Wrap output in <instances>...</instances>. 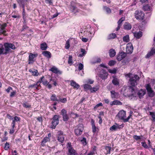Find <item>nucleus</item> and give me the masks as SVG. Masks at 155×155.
<instances>
[{
	"instance_id": "nucleus-50",
	"label": "nucleus",
	"mask_w": 155,
	"mask_h": 155,
	"mask_svg": "<svg viewBox=\"0 0 155 155\" xmlns=\"http://www.w3.org/2000/svg\"><path fill=\"white\" fill-rule=\"evenodd\" d=\"M67 101V99L66 98H64L63 99L60 98L58 99V102H61L63 103H65Z\"/></svg>"
},
{
	"instance_id": "nucleus-23",
	"label": "nucleus",
	"mask_w": 155,
	"mask_h": 155,
	"mask_svg": "<svg viewBox=\"0 0 155 155\" xmlns=\"http://www.w3.org/2000/svg\"><path fill=\"white\" fill-rule=\"evenodd\" d=\"M45 78L44 76H42L40 78L38 81L39 83L42 82L44 85H46L48 84V82L47 80L44 79Z\"/></svg>"
},
{
	"instance_id": "nucleus-11",
	"label": "nucleus",
	"mask_w": 155,
	"mask_h": 155,
	"mask_svg": "<svg viewBox=\"0 0 155 155\" xmlns=\"http://www.w3.org/2000/svg\"><path fill=\"white\" fill-rule=\"evenodd\" d=\"M18 3H19L20 6L22 7L23 8V12H22V15L23 16V18L24 20H25V6L26 4V2L25 1H18Z\"/></svg>"
},
{
	"instance_id": "nucleus-64",
	"label": "nucleus",
	"mask_w": 155,
	"mask_h": 155,
	"mask_svg": "<svg viewBox=\"0 0 155 155\" xmlns=\"http://www.w3.org/2000/svg\"><path fill=\"white\" fill-rule=\"evenodd\" d=\"M16 92L15 91H13L10 94V97H13L16 94Z\"/></svg>"
},
{
	"instance_id": "nucleus-15",
	"label": "nucleus",
	"mask_w": 155,
	"mask_h": 155,
	"mask_svg": "<svg viewBox=\"0 0 155 155\" xmlns=\"http://www.w3.org/2000/svg\"><path fill=\"white\" fill-rule=\"evenodd\" d=\"M127 56V53L124 52H119L117 57V59L118 61H121Z\"/></svg>"
},
{
	"instance_id": "nucleus-45",
	"label": "nucleus",
	"mask_w": 155,
	"mask_h": 155,
	"mask_svg": "<svg viewBox=\"0 0 155 155\" xmlns=\"http://www.w3.org/2000/svg\"><path fill=\"white\" fill-rule=\"evenodd\" d=\"M63 120L64 121H66L68 120L69 119L68 115L66 114L62 116Z\"/></svg>"
},
{
	"instance_id": "nucleus-41",
	"label": "nucleus",
	"mask_w": 155,
	"mask_h": 155,
	"mask_svg": "<svg viewBox=\"0 0 155 155\" xmlns=\"http://www.w3.org/2000/svg\"><path fill=\"white\" fill-rule=\"evenodd\" d=\"M143 136L141 135L140 136H138L137 135H134L133 137V138L136 140H138L142 138Z\"/></svg>"
},
{
	"instance_id": "nucleus-30",
	"label": "nucleus",
	"mask_w": 155,
	"mask_h": 155,
	"mask_svg": "<svg viewBox=\"0 0 155 155\" xmlns=\"http://www.w3.org/2000/svg\"><path fill=\"white\" fill-rule=\"evenodd\" d=\"M40 48L42 50H46L47 48V44L45 43H42L41 44Z\"/></svg>"
},
{
	"instance_id": "nucleus-38",
	"label": "nucleus",
	"mask_w": 155,
	"mask_h": 155,
	"mask_svg": "<svg viewBox=\"0 0 155 155\" xmlns=\"http://www.w3.org/2000/svg\"><path fill=\"white\" fill-rule=\"evenodd\" d=\"M105 149L107 151L106 154H110V151L111 149V147L109 146H106L105 147Z\"/></svg>"
},
{
	"instance_id": "nucleus-52",
	"label": "nucleus",
	"mask_w": 155,
	"mask_h": 155,
	"mask_svg": "<svg viewBox=\"0 0 155 155\" xmlns=\"http://www.w3.org/2000/svg\"><path fill=\"white\" fill-rule=\"evenodd\" d=\"M104 9L106 10V11L108 13H110L111 12V10L109 8L105 6L104 7Z\"/></svg>"
},
{
	"instance_id": "nucleus-35",
	"label": "nucleus",
	"mask_w": 155,
	"mask_h": 155,
	"mask_svg": "<svg viewBox=\"0 0 155 155\" xmlns=\"http://www.w3.org/2000/svg\"><path fill=\"white\" fill-rule=\"evenodd\" d=\"M39 83V82L38 81L35 84H32L28 86V88H35L36 89H37V87L39 85L38 84Z\"/></svg>"
},
{
	"instance_id": "nucleus-43",
	"label": "nucleus",
	"mask_w": 155,
	"mask_h": 155,
	"mask_svg": "<svg viewBox=\"0 0 155 155\" xmlns=\"http://www.w3.org/2000/svg\"><path fill=\"white\" fill-rule=\"evenodd\" d=\"M99 89V86H97L96 87H94L93 89L91 91V92H95L98 91Z\"/></svg>"
},
{
	"instance_id": "nucleus-9",
	"label": "nucleus",
	"mask_w": 155,
	"mask_h": 155,
	"mask_svg": "<svg viewBox=\"0 0 155 155\" xmlns=\"http://www.w3.org/2000/svg\"><path fill=\"white\" fill-rule=\"evenodd\" d=\"M115 124L116 125H113L110 128V130L115 131L118 130H120V129L123 128L124 127V125L123 124L119 125L116 123Z\"/></svg>"
},
{
	"instance_id": "nucleus-61",
	"label": "nucleus",
	"mask_w": 155,
	"mask_h": 155,
	"mask_svg": "<svg viewBox=\"0 0 155 155\" xmlns=\"http://www.w3.org/2000/svg\"><path fill=\"white\" fill-rule=\"evenodd\" d=\"M151 54H153L155 53V48H153L151 50V51L150 52Z\"/></svg>"
},
{
	"instance_id": "nucleus-34",
	"label": "nucleus",
	"mask_w": 155,
	"mask_h": 155,
	"mask_svg": "<svg viewBox=\"0 0 155 155\" xmlns=\"http://www.w3.org/2000/svg\"><path fill=\"white\" fill-rule=\"evenodd\" d=\"M123 39V41L126 42H128L130 41L129 35H127L124 36Z\"/></svg>"
},
{
	"instance_id": "nucleus-57",
	"label": "nucleus",
	"mask_w": 155,
	"mask_h": 155,
	"mask_svg": "<svg viewBox=\"0 0 155 155\" xmlns=\"http://www.w3.org/2000/svg\"><path fill=\"white\" fill-rule=\"evenodd\" d=\"M83 144L84 145H86V139L83 137V139L81 140Z\"/></svg>"
},
{
	"instance_id": "nucleus-48",
	"label": "nucleus",
	"mask_w": 155,
	"mask_h": 155,
	"mask_svg": "<svg viewBox=\"0 0 155 155\" xmlns=\"http://www.w3.org/2000/svg\"><path fill=\"white\" fill-rule=\"evenodd\" d=\"M68 63L70 64H72V57L71 55H69L68 61Z\"/></svg>"
},
{
	"instance_id": "nucleus-28",
	"label": "nucleus",
	"mask_w": 155,
	"mask_h": 155,
	"mask_svg": "<svg viewBox=\"0 0 155 155\" xmlns=\"http://www.w3.org/2000/svg\"><path fill=\"white\" fill-rule=\"evenodd\" d=\"M116 52L113 49H110L109 51V56L110 57H113L116 54Z\"/></svg>"
},
{
	"instance_id": "nucleus-4",
	"label": "nucleus",
	"mask_w": 155,
	"mask_h": 155,
	"mask_svg": "<svg viewBox=\"0 0 155 155\" xmlns=\"http://www.w3.org/2000/svg\"><path fill=\"white\" fill-rule=\"evenodd\" d=\"M59 116L58 115H54L52 119V121L51 125V128L54 129L56 126L59 123Z\"/></svg>"
},
{
	"instance_id": "nucleus-26",
	"label": "nucleus",
	"mask_w": 155,
	"mask_h": 155,
	"mask_svg": "<svg viewBox=\"0 0 155 155\" xmlns=\"http://www.w3.org/2000/svg\"><path fill=\"white\" fill-rule=\"evenodd\" d=\"M50 140V139L48 137H45L41 142V145L42 146H45V145L46 143L48 141H49Z\"/></svg>"
},
{
	"instance_id": "nucleus-39",
	"label": "nucleus",
	"mask_w": 155,
	"mask_h": 155,
	"mask_svg": "<svg viewBox=\"0 0 155 155\" xmlns=\"http://www.w3.org/2000/svg\"><path fill=\"white\" fill-rule=\"evenodd\" d=\"M143 8L145 11H149L150 10V6L149 5L147 4L144 6Z\"/></svg>"
},
{
	"instance_id": "nucleus-18",
	"label": "nucleus",
	"mask_w": 155,
	"mask_h": 155,
	"mask_svg": "<svg viewBox=\"0 0 155 155\" xmlns=\"http://www.w3.org/2000/svg\"><path fill=\"white\" fill-rule=\"evenodd\" d=\"M37 56V55L30 53L29 56L28 64H31L33 63L34 61L33 59L34 58L36 57Z\"/></svg>"
},
{
	"instance_id": "nucleus-22",
	"label": "nucleus",
	"mask_w": 155,
	"mask_h": 155,
	"mask_svg": "<svg viewBox=\"0 0 155 155\" xmlns=\"http://www.w3.org/2000/svg\"><path fill=\"white\" fill-rule=\"evenodd\" d=\"M70 85L74 88H76L77 89H78L80 87L79 85L73 80L71 81Z\"/></svg>"
},
{
	"instance_id": "nucleus-51",
	"label": "nucleus",
	"mask_w": 155,
	"mask_h": 155,
	"mask_svg": "<svg viewBox=\"0 0 155 155\" xmlns=\"http://www.w3.org/2000/svg\"><path fill=\"white\" fill-rule=\"evenodd\" d=\"M116 37V35L115 33H112L110 34L109 36V38H114Z\"/></svg>"
},
{
	"instance_id": "nucleus-24",
	"label": "nucleus",
	"mask_w": 155,
	"mask_h": 155,
	"mask_svg": "<svg viewBox=\"0 0 155 155\" xmlns=\"http://www.w3.org/2000/svg\"><path fill=\"white\" fill-rule=\"evenodd\" d=\"M134 34L135 37L138 39L141 37L142 35V32L140 31L139 32H135Z\"/></svg>"
},
{
	"instance_id": "nucleus-7",
	"label": "nucleus",
	"mask_w": 155,
	"mask_h": 155,
	"mask_svg": "<svg viewBox=\"0 0 155 155\" xmlns=\"http://www.w3.org/2000/svg\"><path fill=\"white\" fill-rule=\"evenodd\" d=\"M145 87L147 90L148 96L150 97H152L155 94V93L152 90L150 84H147L145 85Z\"/></svg>"
},
{
	"instance_id": "nucleus-54",
	"label": "nucleus",
	"mask_w": 155,
	"mask_h": 155,
	"mask_svg": "<svg viewBox=\"0 0 155 155\" xmlns=\"http://www.w3.org/2000/svg\"><path fill=\"white\" fill-rule=\"evenodd\" d=\"M9 148V143L6 142L5 144V146L4 148L5 150H7Z\"/></svg>"
},
{
	"instance_id": "nucleus-56",
	"label": "nucleus",
	"mask_w": 155,
	"mask_h": 155,
	"mask_svg": "<svg viewBox=\"0 0 155 155\" xmlns=\"http://www.w3.org/2000/svg\"><path fill=\"white\" fill-rule=\"evenodd\" d=\"M108 71L109 73L112 74H115L116 72V71L115 69H114L112 70L109 69Z\"/></svg>"
},
{
	"instance_id": "nucleus-2",
	"label": "nucleus",
	"mask_w": 155,
	"mask_h": 155,
	"mask_svg": "<svg viewBox=\"0 0 155 155\" xmlns=\"http://www.w3.org/2000/svg\"><path fill=\"white\" fill-rule=\"evenodd\" d=\"M132 113V112H130V114L127 118L125 119L124 118L126 117V112L124 110H121L119 112L117 116L120 119L122 120L124 122L128 121L129 120L131 116V114Z\"/></svg>"
},
{
	"instance_id": "nucleus-16",
	"label": "nucleus",
	"mask_w": 155,
	"mask_h": 155,
	"mask_svg": "<svg viewBox=\"0 0 155 155\" xmlns=\"http://www.w3.org/2000/svg\"><path fill=\"white\" fill-rule=\"evenodd\" d=\"M133 47L131 43H128L127 45L126 50L128 53H131L133 52Z\"/></svg>"
},
{
	"instance_id": "nucleus-60",
	"label": "nucleus",
	"mask_w": 155,
	"mask_h": 155,
	"mask_svg": "<svg viewBox=\"0 0 155 155\" xmlns=\"http://www.w3.org/2000/svg\"><path fill=\"white\" fill-rule=\"evenodd\" d=\"M14 120L15 121H20V117L17 116H15L14 118Z\"/></svg>"
},
{
	"instance_id": "nucleus-3",
	"label": "nucleus",
	"mask_w": 155,
	"mask_h": 155,
	"mask_svg": "<svg viewBox=\"0 0 155 155\" xmlns=\"http://www.w3.org/2000/svg\"><path fill=\"white\" fill-rule=\"evenodd\" d=\"M4 46L5 48V51L7 52V53L11 52L12 51L11 49L15 50L16 49V47L15 45L11 43L8 42H5L4 44Z\"/></svg>"
},
{
	"instance_id": "nucleus-17",
	"label": "nucleus",
	"mask_w": 155,
	"mask_h": 155,
	"mask_svg": "<svg viewBox=\"0 0 155 155\" xmlns=\"http://www.w3.org/2000/svg\"><path fill=\"white\" fill-rule=\"evenodd\" d=\"M146 91L144 89H141L137 93V95L140 99L143 98V96L146 94Z\"/></svg>"
},
{
	"instance_id": "nucleus-55",
	"label": "nucleus",
	"mask_w": 155,
	"mask_h": 155,
	"mask_svg": "<svg viewBox=\"0 0 155 155\" xmlns=\"http://www.w3.org/2000/svg\"><path fill=\"white\" fill-rule=\"evenodd\" d=\"M84 67V65H83L81 63H80L79 64V66L78 67V70L79 71H81L82 70L83 68Z\"/></svg>"
},
{
	"instance_id": "nucleus-53",
	"label": "nucleus",
	"mask_w": 155,
	"mask_h": 155,
	"mask_svg": "<svg viewBox=\"0 0 155 155\" xmlns=\"http://www.w3.org/2000/svg\"><path fill=\"white\" fill-rule=\"evenodd\" d=\"M142 146L144 148L147 149L148 148V146L145 142H141Z\"/></svg>"
},
{
	"instance_id": "nucleus-12",
	"label": "nucleus",
	"mask_w": 155,
	"mask_h": 155,
	"mask_svg": "<svg viewBox=\"0 0 155 155\" xmlns=\"http://www.w3.org/2000/svg\"><path fill=\"white\" fill-rule=\"evenodd\" d=\"M6 26L7 24L5 23L2 25L0 24V35L3 34L4 36L7 35L6 34V31L5 30Z\"/></svg>"
},
{
	"instance_id": "nucleus-10",
	"label": "nucleus",
	"mask_w": 155,
	"mask_h": 155,
	"mask_svg": "<svg viewBox=\"0 0 155 155\" xmlns=\"http://www.w3.org/2000/svg\"><path fill=\"white\" fill-rule=\"evenodd\" d=\"M57 140L59 142L61 143L64 142V137L62 132L59 131L58 132Z\"/></svg>"
},
{
	"instance_id": "nucleus-58",
	"label": "nucleus",
	"mask_w": 155,
	"mask_h": 155,
	"mask_svg": "<svg viewBox=\"0 0 155 155\" xmlns=\"http://www.w3.org/2000/svg\"><path fill=\"white\" fill-rule=\"evenodd\" d=\"M61 114L62 116L67 114V111L64 109H63L61 111Z\"/></svg>"
},
{
	"instance_id": "nucleus-29",
	"label": "nucleus",
	"mask_w": 155,
	"mask_h": 155,
	"mask_svg": "<svg viewBox=\"0 0 155 155\" xmlns=\"http://www.w3.org/2000/svg\"><path fill=\"white\" fill-rule=\"evenodd\" d=\"M110 93L111 94V97L112 98H117L118 97V93L114 91H110Z\"/></svg>"
},
{
	"instance_id": "nucleus-14",
	"label": "nucleus",
	"mask_w": 155,
	"mask_h": 155,
	"mask_svg": "<svg viewBox=\"0 0 155 155\" xmlns=\"http://www.w3.org/2000/svg\"><path fill=\"white\" fill-rule=\"evenodd\" d=\"M49 71H51L53 73L58 75H60L62 74V71L55 66H53L51 68L49 69Z\"/></svg>"
},
{
	"instance_id": "nucleus-36",
	"label": "nucleus",
	"mask_w": 155,
	"mask_h": 155,
	"mask_svg": "<svg viewBox=\"0 0 155 155\" xmlns=\"http://www.w3.org/2000/svg\"><path fill=\"white\" fill-rule=\"evenodd\" d=\"M150 114L151 116L152 119V121L153 122H155V112H150Z\"/></svg>"
},
{
	"instance_id": "nucleus-44",
	"label": "nucleus",
	"mask_w": 155,
	"mask_h": 155,
	"mask_svg": "<svg viewBox=\"0 0 155 155\" xmlns=\"http://www.w3.org/2000/svg\"><path fill=\"white\" fill-rule=\"evenodd\" d=\"M134 86H130V91L132 93V95L133 96H134V94L135 93V89L133 87H134Z\"/></svg>"
},
{
	"instance_id": "nucleus-42",
	"label": "nucleus",
	"mask_w": 155,
	"mask_h": 155,
	"mask_svg": "<svg viewBox=\"0 0 155 155\" xmlns=\"http://www.w3.org/2000/svg\"><path fill=\"white\" fill-rule=\"evenodd\" d=\"M81 53L79 54V56L81 57L83 56L86 54V51L85 50L82 48L81 49Z\"/></svg>"
},
{
	"instance_id": "nucleus-59",
	"label": "nucleus",
	"mask_w": 155,
	"mask_h": 155,
	"mask_svg": "<svg viewBox=\"0 0 155 155\" xmlns=\"http://www.w3.org/2000/svg\"><path fill=\"white\" fill-rule=\"evenodd\" d=\"M23 106L26 108L31 107V106L27 103H24L23 104Z\"/></svg>"
},
{
	"instance_id": "nucleus-20",
	"label": "nucleus",
	"mask_w": 155,
	"mask_h": 155,
	"mask_svg": "<svg viewBox=\"0 0 155 155\" xmlns=\"http://www.w3.org/2000/svg\"><path fill=\"white\" fill-rule=\"evenodd\" d=\"M124 28V29L129 30L132 28L131 25L128 22H125L123 25Z\"/></svg>"
},
{
	"instance_id": "nucleus-62",
	"label": "nucleus",
	"mask_w": 155,
	"mask_h": 155,
	"mask_svg": "<svg viewBox=\"0 0 155 155\" xmlns=\"http://www.w3.org/2000/svg\"><path fill=\"white\" fill-rule=\"evenodd\" d=\"M103 106V104L102 103H100L97 104L94 107V108H97V107L100 106Z\"/></svg>"
},
{
	"instance_id": "nucleus-49",
	"label": "nucleus",
	"mask_w": 155,
	"mask_h": 155,
	"mask_svg": "<svg viewBox=\"0 0 155 155\" xmlns=\"http://www.w3.org/2000/svg\"><path fill=\"white\" fill-rule=\"evenodd\" d=\"M116 62L115 61H113V60H111L108 63V64L110 66H113L114 65V64H115Z\"/></svg>"
},
{
	"instance_id": "nucleus-40",
	"label": "nucleus",
	"mask_w": 155,
	"mask_h": 155,
	"mask_svg": "<svg viewBox=\"0 0 155 155\" xmlns=\"http://www.w3.org/2000/svg\"><path fill=\"white\" fill-rule=\"evenodd\" d=\"M92 132L94 133H95L97 130V128L96 127L94 122L92 123Z\"/></svg>"
},
{
	"instance_id": "nucleus-19",
	"label": "nucleus",
	"mask_w": 155,
	"mask_h": 155,
	"mask_svg": "<svg viewBox=\"0 0 155 155\" xmlns=\"http://www.w3.org/2000/svg\"><path fill=\"white\" fill-rule=\"evenodd\" d=\"M7 52L5 51V48L2 44H0V55L5 54L6 55L7 54Z\"/></svg>"
},
{
	"instance_id": "nucleus-31",
	"label": "nucleus",
	"mask_w": 155,
	"mask_h": 155,
	"mask_svg": "<svg viewBox=\"0 0 155 155\" xmlns=\"http://www.w3.org/2000/svg\"><path fill=\"white\" fill-rule=\"evenodd\" d=\"M84 88L85 91L88 90H90L91 91L92 90V87L91 86L88 84H85L84 85Z\"/></svg>"
},
{
	"instance_id": "nucleus-21",
	"label": "nucleus",
	"mask_w": 155,
	"mask_h": 155,
	"mask_svg": "<svg viewBox=\"0 0 155 155\" xmlns=\"http://www.w3.org/2000/svg\"><path fill=\"white\" fill-rule=\"evenodd\" d=\"M42 54L44 56L48 59L50 58L51 57V54L49 51H44L42 52Z\"/></svg>"
},
{
	"instance_id": "nucleus-6",
	"label": "nucleus",
	"mask_w": 155,
	"mask_h": 155,
	"mask_svg": "<svg viewBox=\"0 0 155 155\" xmlns=\"http://www.w3.org/2000/svg\"><path fill=\"white\" fill-rule=\"evenodd\" d=\"M135 17L137 20H142L144 18V14L140 10H137L135 13Z\"/></svg>"
},
{
	"instance_id": "nucleus-46",
	"label": "nucleus",
	"mask_w": 155,
	"mask_h": 155,
	"mask_svg": "<svg viewBox=\"0 0 155 155\" xmlns=\"http://www.w3.org/2000/svg\"><path fill=\"white\" fill-rule=\"evenodd\" d=\"M70 47L69 41L68 40L67 41L65 44V48L66 49H68Z\"/></svg>"
},
{
	"instance_id": "nucleus-37",
	"label": "nucleus",
	"mask_w": 155,
	"mask_h": 155,
	"mask_svg": "<svg viewBox=\"0 0 155 155\" xmlns=\"http://www.w3.org/2000/svg\"><path fill=\"white\" fill-rule=\"evenodd\" d=\"M51 100L52 101H58V99H57L56 96L55 94H52L51 97Z\"/></svg>"
},
{
	"instance_id": "nucleus-1",
	"label": "nucleus",
	"mask_w": 155,
	"mask_h": 155,
	"mask_svg": "<svg viewBox=\"0 0 155 155\" xmlns=\"http://www.w3.org/2000/svg\"><path fill=\"white\" fill-rule=\"evenodd\" d=\"M131 74H128L127 76L129 77L130 78L129 80V83L130 85L132 86H135L137 84V82L138 81L140 78L137 75H133L132 76Z\"/></svg>"
},
{
	"instance_id": "nucleus-47",
	"label": "nucleus",
	"mask_w": 155,
	"mask_h": 155,
	"mask_svg": "<svg viewBox=\"0 0 155 155\" xmlns=\"http://www.w3.org/2000/svg\"><path fill=\"white\" fill-rule=\"evenodd\" d=\"M124 17H122L120 18L117 22L118 25H121V23L124 20Z\"/></svg>"
},
{
	"instance_id": "nucleus-63",
	"label": "nucleus",
	"mask_w": 155,
	"mask_h": 155,
	"mask_svg": "<svg viewBox=\"0 0 155 155\" xmlns=\"http://www.w3.org/2000/svg\"><path fill=\"white\" fill-rule=\"evenodd\" d=\"M11 91H12V88L10 87H9L6 90V91L8 93L9 92Z\"/></svg>"
},
{
	"instance_id": "nucleus-25",
	"label": "nucleus",
	"mask_w": 155,
	"mask_h": 155,
	"mask_svg": "<svg viewBox=\"0 0 155 155\" xmlns=\"http://www.w3.org/2000/svg\"><path fill=\"white\" fill-rule=\"evenodd\" d=\"M68 152L70 153V155H77V153L75 150L73 149L72 147H70L68 149Z\"/></svg>"
},
{
	"instance_id": "nucleus-33",
	"label": "nucleus",
	"mask_w": 155,
	"mask_h": 155,
	"mask_svg": "<svg viewBox=\"0 0 155 155\" xmlns=\"http://www.w3.org/2000/svg\"><path fill=\"white\" fill-rule=\"evenodd\" d=\"M112 83L115 85H117L119 84V82L117 78H114L112 81Z\"/></svg>"
},
{
	"instance_id": "nucleus-32",
	"label": "nucleus",
	"mask_w": 155,
	"mask_h": 155,
	"mask_svg": "<svg viewBox=\"0 0 155 155\" xmlns=\"http://www.w3.org/2000/svg\"><path fill=\"white\" fill-rule=\"evenodd\" d=\"M29 71L30 72L32 73L33 75L35 76H37L38 74V71L37 70H36L35 71H33L32 69H31L29 70Z\"/></svg>"
},
{
	"instance_id": "nucleus-8",
	"label": "nucleus",
	"mask_w": 155,
	"mask_h": 155,
	"mask_svg": "<svg viewBox=\"0 0 155 155\" xmlns=\"http://www.w3.org/2000/svg\"><path fill=\"white\" fill-rule=\"evenodd\" d=\"M108 74L107 72L104 70H102L99 75V77L104 80L106 79L107 78Z\"/></svg>"
},
{
	"instance_id": "nucleus-5",
	"label": "nucleus",
	"mask_w": 155,
	"mask_h": 155,
	"mask_svg": "<svg viewBox=\"0 0 155 155\" xmlns=\"http://www.w3.org/2000/svg\"><path fill=\"white\" fill-rule=\"evenodd\" d=\"M84 127L83 125L82 124H79L76 126L74 130V132L75 134L77 136L81 135L83 131Z\"/></svg>"
},
{
	"instance_id": "nucleus-27",
	"label": "nucleus",
	"mask_w": 155,
	"mask_h": 155,
	"mask_svg": "<svg viewBox=\"0 0 155 155\" xmlns=\"http://www.w3.org/2000/svg\"><path fill=\"white\" fill-rule=\"evenodd\" d=\"M122 104V103L119 101L117 100H115L114 101H112L110 102V104L111 106L113 105H121Z\"/></svg>"
},
{
	"instance_id": "nucleus-13",
	"label": "nucleus",
	"mask_w": 155,
	"mask_h": 155,
	"mask_svg": "<svg viewBox=\"0 0 155 155\" xmlns=\"http://www.w3.org/2000/svg\"><path fill=\"white\" fill-rule=\"evenodd\" d=\"M75 2L74 1H72L71 2L70 9L72 13L75 14L78 12V10L74 6Z\"/></svg>"
}]
</instances>
